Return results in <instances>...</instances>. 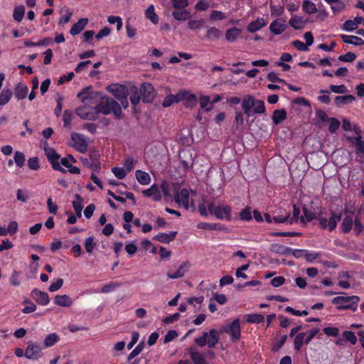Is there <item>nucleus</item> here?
<instances>
[{
  "instance_id": "1",
  "label": "nucleus",
  "mask_w": 364,
  "mask_h": 364,
  "mask_svg": "<svg viewBox=\"0 0 364 364\" xmlns=\"http://www.w3.org/2000/svg\"><path fill=\"white\" fill-rule=\"evenodd\" d=\"M95 108L98 116L100 114L107 115L112 112L117 118H119L122 115V108L119 104L114 99L105 95L95 105Z\"/></svg>"
},
{
  "instance_id": "2",
  "label": "nucleus",
  "mask_w": 364,
  "mask_h": 364,
  "mask_svg": "<svg viewBox=\"0 0 364 364\" xmlns=\"http://www.w3.org/2000/svg\"><path fill=\"white\" fill-rule=\"evenodd\" d=\"M360 299L358 296H338L334 297L331 302L339 311L350 310L353 312L357 311Z\"/></svg>"
},
{
  "instance_id": "3",
  "label": "nucleus",
  "mask_w": 364,
  "mask_h": 364,
  "mask_svg": "<svg viewBox=\"0 0 364 364\" xmlns=\"http://www.w3.org/2000/svg\"><path fill=\"white\" fill-rule=\"evenodd\" d=\"M220 340V332L213 328L208 332H204L201 336L196 337L194 339L195 343L199 347L208 346L210 348H213L218 344Z\"/></svg>"
},
{
  "instance_id": "4",
  "label": "nucleus",
  "mask_w": 364,
  "mask_h": 364,
  "mask_svg": "<svg viewBox=\"0 0 364 364\" xmlns=\"http://www.w3.org/2000/svg\"><path fill=\"white\" fill-rule=\"evenodd\" d=\"M102 92L92 91V86H88L83 88L77 95L84 105L95 104L97 105L101 99L104 97Z\"/></svg>"
},
{
  "instance_id": "5",
  "label": "nucleus",
  "mask_w": 364,
  "mask_h": 364,
  "mask_svg": "<svg viewBox=\"0 0 364 364\" xmlns=\"http://www.w3.org/2000/svg\"><path fill=\"white\" fill-rule=\"evenodd\" d=\"M220 332L228 334L232 342L238 341L241 338L240 320L239 318L234 319L230 323L223 326Z\"/></svg>"
},
{
  "instance_id": "6",
  "label": "nucleus",
  "mask_w": 364,
  "mask_h": 364,
  "mask_svg": "<svg viewBox=\"0 0 364 364\" xmlns=\"http://www.w3.org/2000/svg\"><path fill=\"white\" fill-rule=\"evenodd\" d=\"M341 212H331V215L328 220L321 216H318L317 220L321 229H328V231L332 232L336 228L337 223L341 220Z\"/></svg>"
},
{
  "instance_id": "7",
  "label": "nucleus",
  "mask_w": 364,
  "mask_h": 364,
  "mask_svg": "<svg viewBox=\"0 0 364 364\" xmlns=\"http://www.w3.org/2000/svg\"><path fill=\"white\" fill-rule=\"evenodd\" d=\"M44 151L47 159L51 164L53 169L60 171L62 173H66L67 171L63 168L59 163L60 155L58 154L54 149L50 147L45 146Z\"/></svg>"
},
{
  "instance_id": "8",
  "label": "nucleus",
  "mask_w": 364,
  "mask_h": 364,
  "mask_svg": "<svg viewBox=\"0 0 364 364\" xmlns=\"http://www.w3.org/2000/svg\"><path fill=\"white\" fill-rule=\"evenodd\" d=\"M76 114L81 119L89 121H95L99 116L95 106L84 105L75 109Z\"/></svg>"
},
{
  "instance_id": "9",
  "label": "nucleus",
  "mask_w": 364,
  "mask_h": 364,
  "mask_svg": "<svg viewBox=\"0 0 364 364\" xmlns=\"http://www.w3.org/2000/svg\"><path fill=\"white\" fill-rule=\"evenodd\" d=\"M140 94L144 103L152 102L155 98L156 92L154 86L149 82H144L140 86Z\"/></svg>"
},
{
  "instance_id": "10",
  "label": "nucleus",
  "mask_w": 364,
  "mask_h": 364,
  "mask_svg": "<svg viewBox=\"0 0 364 364\" xmlns=\"http://www.w3.org/2000/svg\"><path fill=\"white\" fill-rule=\"evenodd\" d=\"M107 90L111 92L119 101L125 100L129 95V91L125 85L113 84L107 87Z\"/></svg>"
},
{
  "instance_id": "11",
  "label": "nucleus",
  "mask_w": 364,
  "mask_h": 364,
  "mask_svg": "<svg viewBox=\"0 0 364 364\" xmlns=\"http://www.w3.org/2000/svg\"><path fill=\"white\" fill-rule=\"evenodd\" d=\"M41 350L40 344L30 341L25 350V357L29 360H38L41 357Z\"/></svg>"
},
{
  "instance_id": "12",
  "label": "nucleus",
  "mask_w": 364,
  "mask_h": 364,
  "mask_svg": "<svg viewBox=\"0 0 364 364\" xmlns=\"http://www.w3.org/2000/svg\"><path fill=\"white\" fill-rule=\"evenodd\" d=\"M232 208L228 205H217V210L215 211V217L219 220H226L230 221L232 220Z\"/></svg>"
},
{
  "instance_id": "13",
  "label": "nucleus",
  "mask_w": 364,
  "mask_h": 364,
  "mask_svg": "<svg viewBox=\"0 0 364 364\" xmlns=\"http://www.w3.org/2000/svg\"><path fill=\"white\" fill-rule=\"evenodd\" d=\"M71 139L74 141L78 151L85 153L87 151V144L82 134L73 132L71 134Z\"/></svg>"
},
{
  "instance_id": "14",
  "label": "nucleus",
  "mask_w": 364,
  "mask_h": 364,
  "mask_svg": "<svg viewBox=\"0 0 364 364\" xmlns=\"http://www.w3.org/2000/svg\"><path fill=\"white\" fill-rule=\"evenodd\" d=\"M31 296L37 302L38 304L46 306L49 304L50 298L48 293L34 289L31 292Z\"/></svg>"
},
{
  "instance_id": "15",
  "label": "nucleus",
  "mask_w": 364,
  "mask_h": 364,
  "mask_svg": "<svg viewBox=\"0 0 364 364\" xmlns=\"http://www.w3.org/2000/svg\"><path fill=\"white\" fill-rule=\"evenodd\" d=\"M287 27V25L285 23V21L282 18H279L270 23L269 29L273 34L280 35L286 30Z\"/></svg>"
},
{
  "instance_id": "16",
  "label": "nucleus",
  "mask_w": 364,
  "mask_h": 364,
  "mask_svg": "<svg viewBox=\"0 0 364 364\" xmlns=\"http://www.w3.org/2000/svg\"><path fill=\"white\" fill-rule=\"evenodd\" d=\"M190 264L188 262L182 263L176 272L169 270L166 275L170 279H178L183 277L186 272L188 270Z\"/></svg>"
},
{
  "instance_id": "17",
  "label": "nucleus",
  "mask_w": 364,
  "mask_h": 364,
  "mask_svg": "<svg viewBox=\"0 0 364 364\" xmlns=\"http://www.w3.org/2000/svg\"><path fill=\"white\" fill-rule=\"evenodd\" d=\"M267 22L261 17H258L256 20L251 21L247 26V31L249 33H254L262 28L265 27Z\"/></svg>"
},
{
  "instance_id": "18",
  "label": "nucleus",
  "mask_w": 364,
  "mask_h": 364,
  "mask_svg": "<svg viewBox=\"0 0 364 364\" xmlns=\"http://www.w3.org/2000/svg\"><path fill=\"white\" fill-rule=\"evenodd\" d=\"M146 197H152L154 201H159L161 199V195L157 184L154 183L151 186L142 191Z\"/></svg>"
},
{
  "instance_id": "19",
  "label": "nucleus",
  "mask_w": 364,
  "mask_h": 364,
  "mask_svg": "<svg viewBox=\"0 0 364 364\" xmlns=\"http://www.w3.org/2000/svg\"><path fill=\"white\" fill-rule=\"evenodd\" d=\"M188 351L194 364H206L205 358L194 346L188 348Z\"/></svg>"
},
{
  "instance_id": "20",
  "label": "nucleus",
  "mask_w": 364,
  "mask_h": 364,
  "mask_svg": "<svg viewBox=\"0 0 364 364\" xmlns=\"http://www.w3.org/2000/svg\"><path fill=\"white\" fill-rule=\"evenodd\" d=\"M176 235V231H171L169 233L159 232L153 237V240L164 244H168L175 239Z\"/></svg>"
},
{
  "instance_id": "21",
  "label": "nucleus",
  "mask_w": 364,
  "mask_h": 364,
  "mask_svg": "<svg viewBox=\"0 0 364 364\" xmlns=\"http://www.w3.org/2000/svg\"><path fill=\"white\" fill-rule=\"evenodd\" d=\"M53 303L62 307H70L73 304V300L68 294L56 295L54 297Z\"/></svg>"
},
{
  "instance_id": "22",
  "label": "nucleus",
  "mask_w": 364,
  "mask_h": 364,
  "mask_svg": "<svg viewBox=\"0 0 364 364\" xmlns=\"http://www.w3.org/2000/svg\"><path fill=\"white\" fill-rule=\"evenodd\" d=\"M184 93H181V91L176 95H167L163 102L162 106L164 107H168L172 105L173 103H178L182 100H184Z\"/></svg>"
},
{
  "instance_id": "23",
  "label": "nucleus",
  "mask_w": 364,
  "mask_h": 364,
  "mask_svg": "<svg viewBox=\"0 0 364 364\" xmlns=\"http://www.w3.org/2000/svg\"><path fill=\"white\" fill-rule=\"evenodd\" d=\"M197 228L198 229L201 230H218V231H223L226 230L225 225L219 223H205V222H200L198 223Z\"/></svg>"
},
{
  "instance_id": "24",
  "label": "nucleus",
  "mask_w": 364,
  "mask_h": 364,
  "mask_svg": "<svg viewBox=\"0 0 364 364\" xmlns=\"http://www.w3.org/2000/svg\"><path fill=\"white\" fill-rule=\"evenodd\" d=\"M88 23V18H82L78 21L73 25L70 30V33L72 36H76L79 34L86 26Z\"/></svg>"
},
{
  "instance_id": "25",
  "label": "nucleus",
  "mask_w": 364,
  "mask_h": 364,
  "mask_svg": "<svg viewBox=\"0 0 364 364\" xmlns=\"http://www.w3.org/2000/svg\"><path fill=\"white\" fill-rule=\"evenodd\" d=\"M223 32L218 28L213 26H207L205 38L208 41H215L220 38Z\"/></svg>"
},
{
  "instance_id": "26",
  "label": "nucleus",
  "mask_w": 364,
  "mask_h": 364,
  "mask_svg": "<svg viewBox=\"0 0 364 364\" xmlns=\"http://www.w3.org/2000/svg\"><path fill=\"white\" fill-rule=\"evenodd\" d=\"M242 30L237 27H232L225 31V40L229 43L235 42L241 34Z\"/></svg>"
},
{
  "instance_id": "27",
  "label": "nucleus",
  "mask_w": 364,
  "mask_h": 364,
  "mask_svg": "<svg viewBox=\"0 0 364 364\" xmlns=\"http://www.w3.org/2000/svg\"><path fill=\"white\" fill-rule=\"evenodd\" d=\"M28 92L27 85L23 83H18L14 89V95L18 100H23L26 97Z\"/></svg>"
},
{
  "instance_id": "28",
  "label": "nucleus",
  "mask_w": 364,
  "mask_h": 364,
  "mask_svg": "<svg viewBox=\"0 0 364 364\" xmlns=\"http://www.w3.org/2000/svg\"><path fill=\"white\" fill-rule=\"evenodd\" d=\"M171 16L175 20L178 21H185L189 20L191 17L190 11L186 9L174 10L171 12Z\"/></svg>"
},
{
  "instance_id": "29",
  "label": "nucleus",
  "mask_w": 364,
  "mask_h": 364,
  "mask_svg": "<svg viewBox=\"0 0 364 364\" xmlns=\"http://www.w3.org/2000/svg\"><path fill=\"white\" fill-rule=\"evenodd\" d=\"M340 37L342 39V41L346 43L352 44L355 46H361L364 44V40L355 36L341 34Z\"/></svg>"
},
{
  "instance_id": "30",
  "label": "nucleus",
  "mask_w": 364,
  "mask_h": 364,
  "mask_svg": "<svg viewBox=\"0 0 364 364\" xmlns=\"http://www.w3.org/2000/svg\"><path fill=\"white\" fill-rule=\"evenodd\" d=\"M270 250L272 252L282 255H289L291 252V247L281 244H272Z\"/></svg>"
},
{
  "instance_id": "31",
  "label": "nucleus",
  "mask_w": 364,
  "mask_h": 364,
  "mask_svg": "<svg viewBox=\"0 0 364 364\" xmlns=\"http://www.w3.org/2000/svg\"><path fill=\"white\" fill-rule=\"evenodd\" d=\"M287 118V112L285 109H276L273 112L272 117V121L275 125L279 124Z\"/></svg>"
},
{
  "instance_id": "32",
  "label": "nucleus",
  "mask_w": 364,
  "mask_h": 364,
  "mask_svg": "<svg viewBox=\"0 0 364 364\" xmlns=\"http://www.w3.org/2000/svg\"><path fill=\"white\" fill-rule=\"evenodd\" d=\"M137 181L141 185H148L151 182V177L149 174L141 170H137L135 173Z\"/></svg>"
},
{
  "instance_id": "33",
  "label": "nucleus",
  "mask_w": 364,
  "mask_h": 364,
  "mask_svg": "<svg viewBox=\"0 0 364 364\" xmlns=\"http://www.w3.org/2000/svg\"><path fill=\"white\" fill-rule=\"evenodd\" d=\"M75 200L73 201V207L75 211L76 216L77 218H81L82 210L83 208L82 198L79 194H75Z\"/></svg>"
},
{
  "instance_id": "34",
  "label": "nucleus",
  "mask_w": 364,
  "mask_h": 364,
  "mask_svg": "<svg viewBox=\"0 0 364 364\" xmlns=\"http://www.w3.org/2000/svg\"><path fill=\"white\" fill-rule=\"evenodd\" d=\"M306 333L301 332L297 333L294 339V348L296 351H299L304 343H305Z\"/></svg>"
},
{
  "instance_id": "35",
  "label": "nucleus",
  "mask_w": 364,
  "mask_h": 364,
  "mask_svg": "<svg viewBox=\"0 0 364 364\" xmlns=\"http://www.w3.org/2000/svg\"><path fill=\"white\" fill-rule=\"evenodd\" d=\"M145 16L154 24H157L159 23V16L155 12L154 5H150L148 6L145 11Z\"/></svg>"
},
{
  "instance_id": "36",
  "label": "nucleus",
  "mask_w": 364,
  "mask_h": 364,
  "mask_svg": "<svg viewBox=\"0 0 364 364\" xmlns=\"http://www.w3.org/2000/svg\"><path fill=\"white\" fill-rule=\"evenodd\" d=\"M181 93H184V100H186L185 106L186 107H193L197 105V98L194 94L189 93L185 90L181 91Z\"/></svg>"
},
{
  "instance_id": "37",
  "label": "nucleus",
  "mask_w": 364,
  "mask_h": 364,
  "mask_svg": "<svg viewBox=\"0 0 364 364\" xmlns=\"http://www.w3.org/2000/svg\"><path fill=\"white\" fill-rule=\"evenodd\" d=\"M353 224V218L350 215H346L342 221L341 229V231L346 234L348 233L351 229Z\"/></svg>"
},
{
  "instance_id": "38",
  "label": "nucleus",
  "mask_w": 364,
  "mask_h": 364,
  "mask_svg": "<svg viewBox=\"0 0 364 364\" xmlns=\"http://www.w3.org/2000/svg\"><path fill=\"white\" fill-rule=\"evenodd\" d=\"M176 202H182L183 204H188L189 200V192L186 188H182L180 193H176L174 196Z\"/></svg>"
},
{
  "instance_id": "39",
  "label": "nucleus",
  "mask_w": 364,
  "mask_h": 364,
  "mask_svg": "<svg viewBox=\"0 0 364 364\" xmlns=\"http://www.w3.org/2000/svg\"><path fill=\"white\" fill-rule=\"evenodd\" d=\"M246 321L250 323H261L264 321V316L261 314L245 315Z\"/></svg>"
},
{
  "instance_id": "40",
  "label": "nucleus",
  "mask_w": 364,
  "mask_h": 364,
  "mask_svg": "<svg viewBox=\"0 0 364 364\" xmlns=\"http://www.w3.org/2000/svg\"><path fill=\"white\" fill-rule=\"evenodd\" d=\"M303 215H304L300 218L301 222L302 223H305V221L309 223L314 219L317 218L315 213L309 210L306 206L303 207Z\"/></svg>"
},
{
  "instance_id": "41",
  "label": "nucleus",
  "mask_w": 364,
  "mask_h": 364,
  "mask_svg": "<svg viewBox=\"0 0 364 364\" xmlns=\"http://www.w3.org/2000/svg\"><path fill=\"white\" fill-rule=\"evenodd\" d=\"M302 9L305 13L309 14H314L317 12L316 4L309 0H304L303 1Z\"/></svg>"
},
{
  "instance_id": "42",
  "label": "nucleus",
  "mask_w": 364,
  "mask_h": 364,
  "mask_svg": "<svg viewBox=\"0 0 364 364\" xmlns=\"http://www.w3.org/2000/svg\"><path fill=\"white\" fill-rule=\"evenodd\" d=\"M355 100V97L351 95H346L343 96H336L335 97V102L337 105L350 104Z\"/></svg>"
},
{
  "instance_id": "43",
  "label": "nucleus",
  "mask_w": 364,
  "mask_h": 364,
  "mask_svg": "<svg viewBox=\"0 0 364 364\" xmlns=\"http://www.w3.org/2000/svg\"><path fill=\"white\" fill-rule=\"evenodd\" d=\"M252 108H253V112L255 114H262L266 112L264 102L261 100H255V99L254 105H253Z\"/></svg>"
},
{
  "instance_id": "44",
  "label": "nucleus",
  "mask_w": 364,
  "mask_h": 364,
  "mask_svg": "<svg viewBox=\"0 0 364 364\" xmlns=\"http://www.w3.org/2000/svg\"><path fill=\"white\" fill-rule=\"evenodd\" d=\"M12 97V92L9 89H4L0 93V106L7 104Z\"/></svg>"
},
{
  "instance_id": "45",
  "label": "nucleus",
  "mask_w": 364,
  "mask_h": 364,
  "mask_svg": "<svg viewBox=\"0 0 364 364\" xmlns=\"http://www.w3.org/2000/svg\"><path fill=\"white\" fill-rule=\"evenodd\" d=\"M25 14V7L22 5L16 6L14 9L13 18L17 21L20 22L23 19Z\"/></svg>"
},
{
  "instance_id": "46",
  "label": "nucleus",
  "mask_w": 364,
  "mask_h": 364,
  "mask_svg": "<svg viewBox=\"0 0 364 364\" xmlns=\"http://www.w3.org/2000/svg\"><path fill=\"white\" fill-rule=\"evenodd\" d=\"M255 98L252 95H247L242 100L241 106L243 110L252 109Z\"/></svg>"
},
{
  "instance_id": "47",
  "label": "nucleus",
  "mask_w": 364,
  "mask_h": 364,
  "mask_svg": "<svg viewBox=\"0 0 364 364\" xmlns=\"http://www.w3.org/2000/svg\"><path fill=\"white\" fill-rule=\"evenodd\" d=\"M59 341V337L56 333H50L48 335L44 340V347L48 348L53 346Z\"/></svg>"
},
{
  "instance_id": "48",
  "label": "nucleus",
  "mask_w": 364,
  "mask_h": 364,
  "mask_svg": "<svg viewBox=\"0 0 364 364\" xmlns=\"http://www.w3.org/2000/svg\"><path fill=\"white\" fill-rule=\"evenodd\" d=\"M14 160L17 166L23 167L26 161L25 154L23 152L16 151L14 153Z\"/></svg>"
},
{
  "instance_id": "49",
  "label": "nucleus",
  "mask_w": 364,
  "mask_h": 364,
  "mask_svg": "<svg viewBox=\"0 0 364 364\" xmlns=\"http://www.w3.org/2000/svg\"><path fill=\"white\" fill-rule=\"evenodd\" d=\"M204 23L203 19H198V20H193L189 19L188 21L187 26L188 28L191 31H196L199 28H200L203 26V24Z\"/></svg>"
},
{
  "instance_id": "50",
  "label": "nucleus",
  "mask_w": 364,
  "mask_h": 364,
  "mask_svg": "<svg viewBox=\"0 0 364 364\" xmlns=\"http://www.w3.org/2000/svg\"><path fill=\"white\" fill-rule=\"evenodd\" d=\"M172 6L178 10L185 9L189 5L188 0H171Z\"/></svg>"
},
{
  "instance_id": "51",
  "label": "nucleus",
  "mask_w": 364,
  "mask_h": 364,
  "mask_svg": "<svg viewBox=\"0 0 364 364\" xmlns=\"http://www.w3.org/2000/svg\"><path fill=\"white\" fill-rule=\"evenodd\" d=\"M239 218L243 221H250L252 218L251 208L247 206L243 210H242L239 214Z\"/></svg>"
},
{
  "instance_id": "52",
  "label": "nucleus",
  "mask_w": 364,
  "mask_h": 364,
  "mask_svg": "<svg viewBox=\"0 0 364 364\" xmlns=\"http://www.w3.org/2000/svg\"><path fill=\"white\" fill-rule=\"evenodd\" d=\"M210 2L208 0H198L195 4V9L197 11H205L210 7Z\"/></svg>"
},
{
  "instance_id": "53",
  "label": "nucleus",
  "mask_w": 364,
  "mask_h": 364,
  "mask_svg": "<svg viewBox=\"0 0 364 364\" xmlns=\"http://www.w3.org/2000/svg\"><path fill=\"white\" fill-rule=\"evenodd\" d=\"M226 18L225 14L218 10H213L210 15V21H222Z\"/></svg>"
},
{
  "instance_id": "54",
  "label": "nucleus",
  "mask_w": 364,
  "mask_h": 364,
  "mask_svg": "<svg viewBox=\"0 0 364 364\" xmlns=\"http://www.w3.org/2000/svg\"><path fill=\"white\" fill-rule=\"evenodd\" d=\"M342 335L346 341L350 342L352 345L356 344L358 339L354 332L351 331H345L343 332Z\"/></svg>"
},
{
  "instance_id": "55",
  "label": "nucleus",
  "mask_w": 364,
  "mask_h": 364,
  "mask_svg": "<svg viewBox=\"0 0 364 364\" xmlns=\"http://www.w3.org/2000/svg\"><path fill=\"white\" fill-rule=\"evenodd\" d=\"M144 342H140L135 348L132 350V351L129 353L127 357V360L129 361L136 355H138L144 349Z\"/></svg>"
},
{
  "instance_id": "56",
  "label": "nucleus",
  "mask_w": 364,
  "mask_h": 364,
  "mask_svg": "<svg viewBox=\"0 0 364 364\" xmlns=\"http://www.w3.org/2000/svg\"><path fill=\"white\" fill-rule=\"evenodd\" d=\"M96 246V243L94 241V237L90 236L85 240V248L86 252L88 253H92L93 250Z\"/></svg>"
},
{
  "instance_id": "57",
  "label": "nucleus",
  "mask_w": 364,
  "mask_h": 364,
  "mask_svg": "<svg viewBox=\"0 0 364 364\" xmlns=\"http://www.w3.org/2000/svg\"><path fill=\"white\" fill-rule=\"evenodd\" d=\"M73 117V114L71 110L65 109L63 115V119L64 122V127H68L71 123Z\"/></svg>"
},
{
  "instance_id": "58",
  "label": "nucleus",
  "mask_w": 364,
  "mask_h": 364,
  "mask_svg": "<svg viewBox=\"0 0 364 364\" xmlns=\"http://www.w3.org/2000/svg\"><path fill=\"white\" fill-rule=\"evenodd\" d=\"M107 21L110 24L117 23V31H119L122 28V25H123L122 20L121 17H119V16H109L107 18Z\"/></svg>"
},
{
  "instance_id": "59",
  "label": "nucleus",
  "mask_w": 364,
  "mask_h": 364,
  "mask_svg": "<svg viewBox=\"0 0 364 364\" xmlns=\"http://www.w3.org/2000/svg\"><path fill=\"white\" fill-rule=\"evenodd\" d=\"M329 120L331 121V123L328 127V131L330 133L333 134L338 129L341 123L339 120L335 117H332L329 119Z\"/></svg>"
},
{
  "instance_id": "60",
  "label": "nucleus",
  "mask_w": 364,
  "mask_h": 364,
  "mask_svg": "<svg viewBox=\"0 0 364 364\" xmlns=\"http://www.w3.org/2000/svg\"><path fill=\"white\" fill-rule=\"evenodd\" d=\"M354 224V233L355 235H359L364 230V226L361 220L356 217L353 220Z\"/></svg>"
},
{
  "instance_id": "61",
  "label": "nucleus",
  "mask_w": 364,
  "mask_h": 364,
  "mask_svg": "<svg viewBox=\"0 0 364 364\" xmlns=\"http://www.w3.org/2000/svg\"><path fill=\"white\" fill-rule=\"evenodd\" d=\"M134 91H133L130 95L129 100H130L131 103L133 105L136 106L140 102V99H141L140 95L141 94L139 93L136 87H134Z\"/></svg>"
},
{
  "instance_id": "62",
  "label": "nucleus",
  "mask_w": 364,
  "mask_h": 364,
  "mask_svg": "<svg viewBox=\"0 0 364 364\" xmlns=\"http://www.w3.org/2000/svg\"><path fill=\"white\" fill-rule=\"evenodd\" d=\"M289 23L296 30H299L303 28V22L301 21V18L296 16L291 18Z\"/></svg>"
},
{
  "instance_id": "63",
  "label": "nucleus",
  "mask_w": 364,
  "mask_h": 364,
  "mask_svg": "<svg viewBox=\"0 0 364 364\" xmlns=\"http://www.w3.org/2000/svg\"><path fill=\"white\" fill-rule=\"evenodd\" d=\"M112 172L118 179L124 178L127 173L124 168L122 167H113Z\"/></svg>"
},
{
  "instance_id": "64",
  "label": "nucleus",
  "mask_w": 364,
  "mask_h": 364,
  "mask_svg": "<svg viewBox=\"0 0 364 364\" xmlns=\"http://www.w3.org/2000/svg\"><path fill=\"white\" fill-rule=\"evenodd\" d=\"M119 287V284L114 282H110L109 283L104 285L101 289L102 293H109L114 291L117 287Z\"/></svg>"
}]
</instances>
